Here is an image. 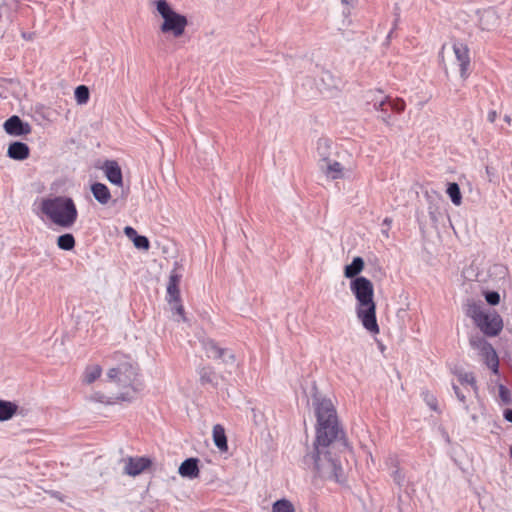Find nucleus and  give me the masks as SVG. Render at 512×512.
I'll return each mask as SVG.
<instances>
[{"label": "nucleus", "mask_w": 512, "mask_h": 512, "mask_svg": "<svg viewBox=\"0 0 512 512\" xmlns=\"http://www.w3.org/2000/svg\"><path fill=\"white\" fill-rule=\"evenodd\" d=\"M330 146H331V141L327 138H320L317 142V152H318V155L321 157V161L323 163L327 162L329 160Z\"/></svg>", "instance_id": "nucleus-24"}, {"label": "nucleus", "mask_w": 512, "mask_h": 512, "mask_svg": "<svg viewBox=\"0 0 512 512\" xmlns=\"http://www.w3.org/2000/svg\"><path fill=\"white\" fill-rule=\"evenodd\" d=\"M364 265V260L360 256L354 257L352 262L345 266L344 276L352 280L359 277L358 275L364 269Z\"/></svg>", "instance_id": "nucleus-18"}, {"label": "nucleus", "mask_w": 512, "mask_h": 512, "mask_svg": "<svg viewBox=\"0 0 512 512\" xmlns=\"http://www.w3.org/2000/svg\"><path fill=\"white\" fill-rule=\"evenodd\" d=\"M498 24V17L493 11H485L480 17V26L484 30H491Z\"/></svg>", "instance_id": "nucleus-22"}, {"label": "nucleus", "mask_w": 512, "mask_h": 512, "mask_svg": "<svg viewBox=\"0 0 512 512\" xmlns=\"http://www.w3.org/2000/svg\"><path fill=\"white\" fill-rule=\"evenodd\" d=\"M199 460L197 458H188L184 460L179 469L178 472L182 477L194 479L198 477L199 475V467H198Z\"/></svg>", "instance_id": "nucleus-14"}, {"label": "nucleus", "mask_w": 512, "mask_h": 512, "mask_svg": "<svg viewBox=\"0 0 512 512\" xmlns=\"http://www.w3.org/2000/svg\"><path fill=\"white\" fill-rule=\"evenodd\" d=\"M181 277V274L177 272L176 268H174L170 273L167 285V299L169 304H172V300H179L180 298L179 283L181 281Z\"/></svg>", "instance_id": "nucleus-11"}, {"label": "nucleus", "mask_w": 512, "mask_h": 512, "mask_svg": "<svg viewBox=\"0 0 512 512\" xmlns=\"http://www.w3.org/2000/svg\"><path fill=\"white\" fill-rule=\"evenodd\" d=\"M57 246L66 251H70L75 247V238L71 233L60 235L57 238Z\"/></svg>", "instance_id": "nucleus-26"}, {"label": "nucleus", "mask_w": 512, "mask_h": 512, "mask_svg": "<svg viewBox=\"0 0 512 512\" xmlns=\"http://www.w3.org/2000/svg\"><path fill=\"white\" fill-rule=\"evenodd\" d=\"M251 412L253 414V421L258 424L260 419L262 418V414L256 410V408H251Z\"/></svg>", "instance_id": "nucleus-40"}, {"label": "nucleus", "mask_w": 512, "mask_h": 512, "mask_svg": "<svg viewBox=\"0 0 512 512\" xmlns=\"http://www.w3.org/2000/svg\"><path fill=\"white\" fill-rule=\"evenodd\" d=\"M156 9L163 18L160 31L175 38L183 36L188 25L187 17L174 11L166 0H157Z\"/></svg>", "instance_id": "nucleus-6"}, {"label": "nucleus", "mask_w": 512, "mask_h": 512, "mask_svg": "<svg viewBox=\"0 0 512 512\" xmlns=\"http://www.w3.org/2000/svg\"><path fill=\"white\" fill-rule=\"evenodd\" d=\"M469 344L473 349L477 350L479 354L491 346V344L479 334L471 335L469 338Z\"/></svg>", "instance_id": "nucleus-25"}, {"label": "nucleus", "mask_w": 512, "mask_h": 512, "mask_svg": "<svg viewBox=\"0 0 512 512\" xmlns=\"http://www.w3.org/2000/svg\"><path fill=\"white\" fill-rule=\"evenodd\" d=\"M107 377L119 387L131 388V391L128 390L119 394L116 399L131 401L134 398L136 389L133 387V384L137 377V368L131 362L124 361L119 363L116 367L110 368L107 372Z\"/></svg>", "instance_id": "nucleus-5"}, {"label": "nucleus", "mask_w": 512, "mask_h": 512, "mask_svg": "<svg viewBox=\"0 0 512 512\" xmlns=\"http://www.w3.org/2000/svg\"><path fill=\"white\" fill-rule=\"evenodd\" d=\"M273 512H295L293 504L287 499H280L274 502L272 506Z\"/></svg>", "instance_id": "nucleus-29"}, {"label": "nucleus", "mask_w": 512, "mask_h": 512, "mask_svg": "<svg viewBox=\"0 0 512 512\" xmlns=\"http://www.w3.org/2000/svg\"><path fill=\"white\" fill-rule=\"evenodd\" d=\"M198 374L200 377V382L202 385L211 384L214 385L215 383V372L213 368L211 367H201L198 370Z\"/></svg>", "instance_id": "nucleus-27"}, {"label": "nucleus", "mask_w": 512, "mask_h": 512, "mask_svg": "<svg viewBox=\"0 0 512 512\" xmlns=\"http://www.w3.org/2000/svg\"><path fill=\"white\" fill-rule=\"evenodd\" d=\"M350 290L357 300L356 314L363 327L372 334H378L379 326L372 282L363 276L356 277L350 282Z\"/></svg>", "instance_id": "nucleus-2"}, {"label": "nucleus", "mask_w": 512, "mask_h": 512, "mask_svg": "<svg viewBox=\"0 0 512 512\" xmlns=\"http://www.w3.org/2000/svg\"><path fill=\"white\" fill-rule=\"evenodd\" d=\"M4 130L9 135L22 136L31 132V126L29 123L22 121L19 116L13 115L5 121Z\"/></svg>", "instance_id": "nucleus-9"}, {"label": "nucleus", "mask_w": 512, "mask_h": 512, "mask_svg": "<svg viewBox=\"0 0 512 512\" xmlns=\"http://www.w3.org/2000/svg\"><path fill=\"white\" fill-rule=\"evenodd\" d=\"M466 314L471 317L475 325L487 336H497L502 328L503 321L495 311H485L480 304H468Z\"/></svg>", "instance_id": "nucleus-4"}, {"label": "nucleus", "mask_w": 512, "mask_h": 512, "mask_svg": "<svg viewBox=\"0 0 512 512\" xmlns=\"http://www.w3.org/2000/svg\"><path fill=\"white\" fill-rule=\"evenodd\" d=\"M382 113H383V116L381 117V118H382V120H383L386 124H389L390 115H389V114H387L386 110H384V112H382Z\"/></svg>", "instance_id": "nucleus-45"}, {"label": "nucleus", "mask_w": 512, "mask_h": 512, "mask_svg": "<svg viewBox=\"0 0 512 512\" xmlns=\"http://www.w3.org/2000/svg\"><path fill=\"white\" fill-rule=\"evenodd\" d=\"M505 121L509 123L510 122V117L509 116H505Z\"/></svg>", "instance_id": "nucleus-51"}, {"label": "nucleus", "mask_w": 512, "mask_h": 512, "mask_svg": "<svg viewBox=\"0 0 512 512\" xmlns=\"http://www.w3.org/2000/svg\"><path fill=\"white\" fill-rule=\"evenodd\" d=\"M321 169L332 180L343 178V166L338 161L331 162L328 160L321 165Z\"/></svg>", "instance_id": "nucleus-17"}, {"label": "nucleus", "mask_w": 512, "mask_h": 512, "mask_svg": "<svg viewBox=\"0 0 512 512\" xmlns=\"http://www.w3.org/2000/svg\"><path fill=\"white\" fill-rule=\"evenodd\" d=\"M388 103L390 104L391 108L397 113L403 112L406 107L405 101L401 98H396V99L390 98Z\"/></svg>", "instance_id": "nucleus-33"}, {"label": "nucleus", "mask_w": 512, "mask_h": 512, "mask_svg": "<svg viewBox=\"0 0 512 512\" xmlns=\"http://www.w3.org/2000/svg\"><path fill=\"white\" fill-rule=\"evenodd\" d=\"M453 51L460 67V76L466 79L469 75L470 55L469 48L466 44L455 41L453 43Z\"/></svg>", "instance_id": "nucleus-8"}, {"label": "nucleus", "mask_w": 512, "mask_h": 512, "mask_svg": "<svg viewBox=\"0 0 512 512\" xmlns=\"http://www.w3.org/2000/svg\"><path fill=\"white\" fill-rule=\"evenodd\" d=\"M496 117H497V113H496V111H490V112L488 113V120H489L490 122H494V121H495V119H496Z\"/></svg>", "instance_id": "nucleus-43"}, {"label": "nucleus", "mask_w": 512, "mask_h": 512, "mask_svg": "<svg viewBox=\"0 0 512 512\" xmlns=\"http://www.w3.org/2000/svg\"><path fill=\"white\" fill-rule=\"evenodd\" d=\"M504 418L512 423V409H507L504 412Z\"/></svg>", "instance_id": "nucleus-41"}, {"label": "nucleus", "mask_w": 512, "mask_h": 512, "mask_svg": "<svg viewBox=\"0 0 512 512\" xmlns=\"http://www.w3.org/2000/svg\"><path fill=\"white\" fill-rule=\"evenodd\" d=\"M313 405L317 418L316 438L313 451L305 456V462L311 461L321 478L340 482L343 469L332 450L339 444L346 445L344 432L331 400L315 397Z\"/></svg>", "instance_id": "nucleus-1"}, {"label": "nucleus", "mask_w": 512, "mask_h": 512, "mask_svg": "<svg viewBox=\"0 0 512 512\" xmlns=\"http://www.w3.org/2000/svg\"><path fill=\"white\" fill-rule=\"evenodd\" d=\"M41 211L54 224L70 228L77 220L78 212L74 201L69 197L57 196L41 202Z\"/></svg>", "instance_id": "nucleus-3"}, {"label": "nucleus", "mask_w": 512, "mask_h": 512, "mask_svg": "<svg viewBox=\"0 0 512 512\" xmlns=\"http://www.w3.org/2000/svg\"><path fill=\"white\" fill-rule=\"evenodd\" d=\"M171 309L174 311V313L178 314L182 321H186L184 307L181 304V300H172Z\"/></svg>", "instance_id": "nucleus-34"}, {"label": "nucleus", "mask_w": 512, "mask_h": 512, "mask_svg": "<svg viewBox=\"0 0 512 512\" xmlns=\"http://www.w3.org/2000/svg\"><path fill=\"white\" fill-rule=\"evenodd\" d=\"M485 299L490 305H497L500 302V295L496 291H489L485 294Z\"/></svg>", "instance_id": "nucleus-35"}, {"label": "nucleus", "mask_w": 512, "mask_h": 512, "mask_svg": "<svg viewBox=\"0 0 512 512\" xmlns=\"http://www.w3.org/2000/svg\"><path fill=\"white\" fill-rule=\"evenodd\" d=\"M124 233L125 235L130 238V239H134V237H136L138 234L136 232V230L133 228V227H130V226H126L124 228Z\"/></svg>", "instance_id": "nucleus-39"}, {"label": "nucleus", "mask_w": 512, "mask_h": 512, "mask_svg": "<svg viewBox=\"0 0 512 512\" xmlns=\"http://www.w3.org/2000/svg\"><path fill=\"white\" fill-rule=\"evenodd\" d=\"M356 0H341L342 4L352 6Z\"/></svg>", "instance_id": "nucleus-46"}, {"label": "nucleus", "mask_w": 512, "mask_h": 512, "mask_svg": "<svg viewBox=\"0 0 512 512\" xmlns=\"http://www.w3.org/2000/svg\"><path fill=\"white\" fill-rule=\"evenodd\" d=\"M213 440L214 444L220 451H227L228 445H227V437L225 434V429L222 425L216 424L213 427Z\"/></svg>", "instance_id": "nucleus-19"}, {"label": "nucleus", "mask_w": 512, "mask_h": 512, "mask_svg": "<svg viewBox=\"0 0 512 512\" xmlns=\"http://www.w3.org/2000/svg\"><path fill=\"white\" fill-rule=\"evenodd\" d=\"M509 455L512 458V445L510 446V449H509Z\"/></svg>", "instance_id": "nucleus-50"}, {"label": "nucleus", "mask_w": 512, "mask_h": 512, "mask_svg": "<svg viewBox=\"0 0 512 512\" xmlns=\"http://www.w3.org/2000/svg\"><path fill=\"white\" fill-rule=\"evenodd\" d=\"M426 401H427V404L430 406V408L434 411H437L438 410V407H437V400L436 398L433 396V395H426Z\"/></svg>", "instance_id": "nucleus-38"}, {"label": "nucleus", "mask_w": 512, "mask_h": 512, "mask_svg": "<svg viewBox=\"0 0 512 512\" xmlns=\"http://www.w3.org/2000/svg\"><path fill=\"white\" fill-rule=\"evenodd\" d=\"M389 100H390L389 96H386V97H384V98H382L380 100L375 99V98L371 99V101L373 102V108L375 110L381 111V112H384V110H385L384 106H385L386 103L389 102Z\"/></svg>", "instance_id": "nucleus-36"}, {"label": "nucleus", "mask_w": 512, "mask_h": 512, "mask_svg": "<svg viewBox=\"0 0 512 512\" xmlns=\"http://www.w3.org/2000/svg\"><path fill=\"white\" fill-rule=\"evenodd\" d=\"M151 460L147 457H129L127 459L124 472L130 476H137L150 467Z\"/></svg>", "instance_id": "nucleus-10"}, {"label": "nucleus", "mask_w": 512, "mask_h": 512, "mask_svg": "<svg viewBox=\"0 0 512 512\" xmlns=\"http://www.w3.org/2000/svg\"><path fill=\"white\" fill-rule=\"evenodd\" d=\"M486 173L489 177V181H493V176H494V173L492 171V168H490L489 166L486 167Z\"/></svg>", "instance_id": "nucleus-44"}, {"label": "nucleus", "mask_w": 512, "mask_h": 512, "mask_svg": "<svg viewBox=\"0 0 512 512\" xmlns=\"http://www.w3.org/2000/svg\"><path fill=\"white\" fill-rule=\"evenodd\" d=\"M132 241L136 248L148 250L150 247L149 240L146 236L137 235Z\"/></svg>", "instance_id": "nucleus-32"}, {"label": "nucleus", "mask_w": 512, "mask_h": 512, "mask_svg": "<svg viewBox=\"0 0 512 512\" xmlns=\"http://www.w3.org/2000/svg\"><path fill=\"white\" fill-rule=\"evenodd\" d=\"M506 392H507L506 388L503 385H501L500 386V395H501V397H504Z\"/></svg>", "instance_id": "nucleus-48"}, {"label": "nucleus", "mask_w": 512, "mask_h": 512, "mask_svg": "<svg viewBox=\"0 0 512 512\" xmlns=\"http://www.w3.org/2000/svg\"><path fill=\"white\" fill-rule=\"evenodd\" d=\"M201 345L208 358L222 360L224 364H234L235 355L233 352L229 349L219 347L214 340L209 338L202 339Z\"/></svg>", "instance_id": "nucleus-7"}, {"label": "nucleus", "mask_w": 512, "mask_h": 512, "mask_svg": "<svg viewBox=\"0 0 512 512\" xmlns=\"http://www.w3.org/2000/svg\"><path fill=\"white\" fill-rule=\"evenodd\" d=\"M91 192L96 201H98L102 205H106L109 203L111 199V193L108 187L100 182H96L91 185Z\"/></svg>", "instance_id": "nucleus-15"}, {"label": "nucleus", "mask_w": 512, "mask_h": 512, "mask_svg": "<svg viewBox=\"0 0 512 512\" xmlns=\"http://www.w3.org/2000/svg\"><path fill=\"white\" fill-rule=\"evenodd\" d=\"M453 390L455 392L457 399L467 407L466 395L460 390V388L457 385H453Z\"/></svg>", "instance_id": "nucleus-37"}, {"label": "nucleus", "mask_w": 512, "mask_h": 512, "mask_svg": "<svg viewBox=\"0 0 512 512\" xmlns=\"http://www.w3.org/2000/svg\"><path fill=\"white\" fill-rule=\"evenodd\" d=\"M459 382L462 385H470L475 391L477 390L476 379L472 372H457Z\"/></svg>", "instance_id": "nucleus-30"}, {"label": "nucleus", "mask_w": 512, "mask_h": 512, "mask_svg": "<svg viewBox=\"0 0 512 512\" xmlns=\"http://www.w3.org/2000/svg\"><path fill=\"white\" fill-rule=\"evenodd\" d=\"M447 194L449 195L453 204L459 206L462 202V195L457 183H449L447 187Z\"/></svg>", "instance_id": "nucleus-28"}, {"label": "nucleus", "mask_w": 512, "mask_h": 512, "mask_svg": "<svg viewBox=\"0 0 512 512\" xmlns=\"http://www.w3.org/2000/svg\"><path fill=\"white\" fill-rule=\"evenodd\" d=\"M391 223H392V219L391 218L387 217V218H385L383 220V225H386L387 227H389L391 225Z\"/></svg>", "instance_id": "nucleus-47"}, {"label": "nucleus", "mask_w": 512, "mask_h": 512, "mask_svg": "<svg viewBox=\"0 0 512 512\" xmlns=\"http://www.w3.org/2000/svg\"><path fill=\"white\" fill-rule=\"evenodd\" d=\"M484 363L487 365L488 368L492 370L494 374H498L499 372V359L497 356V353L493 346H489L487 350H484L479 354Z\"/></svg>", "instance_id": "nucleus-16"}, {"label": "nucleus", "mask_w": 512, "mask_h": 512, "mask_svg": "<svg viewBox=\"0 0 512 512\" xmlns=\"http://www.w3.org/2000/svg\"><path fill=\"white\" fill-rule=\"evenodd\" d=\"M89 89L85 85H80L75 89V98L78 104H85L89 100Z\"/></svg>", "instance_id": "nucleus-31"}, {"label": "nucleus", "mask_w": 512, "mask_h": 512, "mask_svg": "<svg viewBox=\"0 0 512 512\" xmlns=\"http://www.w3.org/2000/svg\"><path fill=\"white\" fill-rule=\"evenodd\" d=\"M102 373V368L99 365L87 366L84 372L83 381L87 384H91L96 381Z\"/></svg>", "instance_id": "nucleus-23"}, {"label": "nucleus", "mask_w": 512, "mask_h": 512, "mask_svg": "<svg viewBox=\"0 0 512 512\" xmlns=\"http://www.w3.org/2000/svg\"><path fill=\"white\" fill-rule=\"evenodd\" d=\"M30 149L27 144L15 141L12 142L7 150V155L9 158L14 160H25L29 157Z\"/></svg>", "instance_id": "nucleus-13"}, {"label": "nucleus", "mask_w": 512, "mask_h": 512, "mask_svg": "<svg viewBox=\"0 0 512 512\" xmlns=\"http://www.w3.org/2000/svg\"><path fill=\"white\" fill-rule=\"evenodd\" d=\"M394 480L400 485L401 482L403 481V477L401 476L400 472L398 470H396L394 472Z\"/></svg>", "instance_id": "nucleus-42"}, {"label": "nucleus", "mask_w": 512, "mask_h": 512, "mask_svg": "<svg viewBox=\"0 0 512 512\" xmlns=\"http://www.w3.org/2000/svg\"><path fill=\"white\" fill-rule=\"evenodd\" d=\"M104 172L110 183L122 186L123 177L120 166L116 161H106L104 164Z\"/></svg>", "instance_id": "nucleus-12"}, {"label": "nucleus", "mask_w": 512, "mask_h": 512, "mask_svg": "<svg viewBox=\"0 0 512 512\" xmlns=\"http://www.w3.org/2000/svg\"><path fill=\"white\" fill-rule=\"evenodd\" d=\"M18 406L14 402L0 400V421L10 420L17 412Z\"/></svg>", "instance_id": "nucleus-20"}, {"label": "nucleus", "mask_w": 512, "mask_h": 512, "mask_svg": "<svg viewBox=\"0 0 512 512\" xmlns=\"http://www.w3.org/2000/svg\"><path fill=\"white\" fill-rule=\"evenodd\" d=\"M102 398H103V396H99V397H96V396H95V399L99 400L100 402H103V399H102Z\"/></svg>", "instance_id": "nucleus-49"}, {"label": "nucleus", "mask_w": 512, "mask_h": 512, "mask_svg": "<svg viewBox=\"0 0 512 512\" xmlns=\"http://www.w3.org/2000/svg\"><path fill=\"white\" fill-rule=\"evenodd\" d=\"M320 80L323 83V85L325 86L326 90L338 89L341 84V80L339 78L335 77L328 70L322 71Z\"/></svg>", "instance_id": "nucleus-21"}]
</instances>
